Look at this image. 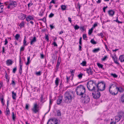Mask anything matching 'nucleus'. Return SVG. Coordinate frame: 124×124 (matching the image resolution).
Segmentation results:
<instances>
[{
    "instance_id": "f257e3e1",
    "label": "nucleus",
    "mask_w": 124,
    "mask_h": 124,
    "mask_svg": "<svg viewBox=\"0 0 124 124\" xmlns=\"http://www.w3.org/2000/svg\"><path fill=\"white\" fill-rule=\"evenodd\" d=\"M73 98V94L72 92H67L65 93L64 100L66 103L68 104L70 103Z\"/></svg>"
},
{
    "instance_id": "f03ea898",
    "label": "nucleus",
    "mask_w": 124,
    "mask_h": 124,
    "mask_svg": "<svg viewBox=\"0 0 124 124\" xmlns=\"http://www.w3.org/2000/svg\"><path fill=\"white\" fill-rule=\"evenodd\" d=\"M77 94L79 96L84 95L85 92V87L82 85L77 86L76 89Z\"/></svg>"
},
{
    "instance_id": "7ed1b4c3",
    "label": "nucleus",
    "mask_w": 124,
    "mask_h": 124,
    "mask_svg": "<svg viewBox=\"0 0 124 124\" xmlns=\"http://www.w3.org/2000/svg\"><path fill=\"white\" fill-rule=\"evenodd\" d=\"M109 90L111 94L115 95L117 93V87L115 84L111 85L109 86Z\"/></svg>"
},
{
    "instance_id": "20e7f679",
    "label": "nucleus",
    "mask_w": 124,
    "mask_h": 124,
    "mask_svg": "<svg viewBox=\"0 0 124 124\" xmlns=\"http://www.w3.org/2000/svg\"><path fill=\"white\" fill-rule=\"evenodd\" d=\"M87 86L89 90L92 91L94 90L96 87L95 83L92 81H90L88 82Z\"/></svg>"
},
{
    "instance_id": "39448f33",
    "label": "nucleus",
    "mask_w": 124,
    "mask_h": 124,
    "mask_svg": "<svg viewBox=\"0 0 124 124\" xmlns=\"http://www.w3.org/2000/svg\"><path fill=\"white\" fill-rule=\"evenodd\" d=\"M81 96V100L83 103L86 104L89 102L90 99L88 96L85 94L84 95H83Z\"/></svg>"
},
{
    "instance_id": "423d86ee",
    "label": "nucleus",
    "mask_w": 124,
    "mask_h": 124,
    "mask_svg": "<svg viewBox=\"0 0 124 124\" xmlns=\"http://www.w3.org/2000/svg\"><path fill=\"white\" fill-rule=\"evenodd\" d=\"M105 85L102 82L98 84L96 89L98 91H103L105 88Z\"/></svg>"
},
{
    "instance_id": "0eeeda50",
    "label": "nucleus",
    "mask_w": 124,
    "mask_h": 124,
    "mask_svg": "<svg viewBox=\"0 0 124 124\" xmlns=\"http://www.w3.org/2000/svg\"><path fill=\"white\" fill-rule=\"evenodd\" d=\"M60 123V121L56 119H51L49 120L47 124H58Z\"/></svg>"
},
{
    "instance_id": "6e6552de",
    "label": "nucleus",
    "mask_w": 124,
    "mask_h": 124,
    "mask_svg": "<svg viewBox=\"0 0 124 124\" xmlns=\"http://www.w3.org/2000/svg\"><path fill=\"white\" fill-rule=\"evenodd\" d=\"M39 104L37 102H36L34 104L32 110L34 113H36L38 112L39 110Z\"/></svg>"
},
{
    "instance_id": "1a4fd4ad",
    "label": "nucleus",
    "mask_w": 124,
    "mask_h": 124,
    "mask_svg": "<svg viewBox=\"0 0 124 124\" xmlns=\"http://www.w3.org/2000/svg\"><path fill=\"white\" fill-rule=\"evenodd\" d=\"M94 92L92 93L93 97L95 99L99 98L100 96V92L97 90H94Z\"/></svg>"
},
{
    "instance_id": "9d476101",
    "label": "nucleus",
    "mask_w": 124,
    "mask_h": 124,
    "mask_svg": "<svg viewBox=\"0 0 124 124\" xmlns=\"http://www.w3.org/2000/svg\"><path fill=\"white\" fill-rule=\"evenodd\" d=\"M17 5L16 2L15 1H11L8 4V8L9 9H12V8L16 7Z\"/></svg>"
},
{
    "instance_id": "9b49d317",
    "label": "nucleus",
    "mask_w": 124,
    "mask_h": 124,
    "mask_svg": "<svg viewBox=\"0 0 124 124\" xmlns=\"http://www.w3.org/2000/svg\"><path fill=\"white\" fill-rule=\"evenodd\" d=\"M121 118V116L119 115H117L115 117V122H118Z\"/></svg>"
},
{
    "instance_id": "f8f14e48",
    "label": "nucleus",
    "mask_w": 124,
    "mask_h": 124,
    "mask_svg": "<svg viewBox=\"0 0 124 124\" xmlns=\"http://www.w3.org/2000/svg\"><path fill=\"white\" fill-rule=\"evenodd\" d=\"M62 97L61 96H59L57 101V104H59L61 102L62 100Z\"/></svg>"
},
{
    "instance_id": "ddd939ff",
    "label": "nucleus",
    "mask_w": 124,
    "mask_h": 124,
    "mask_svg": "<svg viewBox=\"0 0 124 124\" xmlns=\"http://www.w3.org/2000/svg\"><path fill=\"white\" fill-rule=\"evenodd\" d=\"M33 18L31 16H29L27 17L26 18V20L27 21H29L31 20H33Z\"/></svg>"
},
{
    "instance_id": "4468645a",
    "label": "nucleus",
    "mask_w": 124,
    "mask_h": 124,
    "mask_svg": "<svg viewBox=\"0 0 124 124\" xmlns=\"http://www.w3.org/2000/svg\"><path fill=\"white\" fill-rule=\"evenodd\" d=\"M87 72L88 73L91 74H92L93 72L92 69L90 68L87 70Z\"/></svg>"
},
{
    "instance_id": "2eb2a0df",
    "label": "nucleus",
    "mask_w": 124,
    "mask_h": 124,
    "mask_svg": "<svg viewBox=\"0 0 124 124\" xmlns=\"http://www.w3.org/2000/svg\"><path fill=\"white\" fill-rule=\"evenodd\" d=\"M119 60L121 62L124 61V55H122L120 56L119 58Z\"/></svg>"
},
{
    "instance_id": "dca6fc26",
    "label": "nucleus",
    "mask_w": 124,
    "mask_h": 124,
    "mask_svg": "<svg viewBox=\"0 0 124 124\" xmlns=\"http://www.w3.org/2000/svg\"><path fill=\"white\" fill-rule=\"evenodd\" d=\"M108 12L109 15L111 16H112L114 13V12L112 10L109 11Z\"/></svg>"
},
{
    "instance_id": "f3484780",
    "label": "nucleus",
    "mask_w": 124,
    "mask_h": 124,
    "mask_svg": "<svg viewBox=\"0 0 124 124\" xmlns=\"http://www.w3.org/2000/svg\"><path fill=\"white\" fill-rule=\"evenodd\" d=\"M124 90V89L121 87L118 88L117 87V92L118 91L120 92H122Z\"/></svg>"
},
{
    "instance_id": "a211bd4d",
    "label": "nucleus",
    "mask_w": 124,
    "mask_h": 124,
    "mask_svg": "<svg viewBox=\"0 0 124 124\" xmlns=\"http://www.w3.org/2000/svg\"><path fill=\"white\" fill-rule=\"evenodd\" d=\"M7 64L8 65H11L12 63V62L11 60H8L6 61Z\"/></svg>"
},
{
    "instance_id": "6ab92c4d",
    "label": "nucleus",
    "mask_w": 124,
    "mask_h": 124,
    "mask_svg": "<svg viewBox=\"0 0 124 124\" xmlns=\"http://www.w3.org/2000/svg\"><path fill=\"white\" fill-rule=\"evenodd\" d=\"M12 96L13 99H16V93H14V91H13L12 92Z\"/></svg>"
},
{
    "instance_id": "aec40b11",
    "label": "nucleus",
    "mask_w": 124,
    "mask_h": 124,
    "mask_svg": "<svg viewBox=\"0 0 124 124\" xmlns=\"http://www.w3.org/2000/svg\"><path fill=\"white\" fill-rule=\"evenodd\" d=\"M36 38L34 37L33 39L31 40V44L32 45L33 44V43L36 42Z\"/></svg>"
},
{
    "instance_id": "412c9836",
    "label": "nucleus",
    "mask_w": 124,
    "mask_h": 124,
    "mask_svg": "<svg viewBox=\"0 0 124 124\" xmlns=\"http://www.w3.org/2000/svg\"><path fill=\"white\" fill-rule=\"evenodd\" d=\"M61 62V59L60 58H59L57 61V63L56 65V67L58 68L60 64V63Z\"/></svg>"
},
{
    "instance_id": "4be33fe9",
    "label": "nucleus",
    "mask_w": 124,
    "mask_h": 124,
    "mask_svg": "<svg viewBox=\"0 0 124 124\" xmlns=\"http://www.w3.org/2000/svg\"><path fill=\"white\" fill-rule=\"evenodd\" d=\"M100 50V49L99 48L94 49L93 50V51L94 53H96Z\"/></svg>"
},
{
    "instance_id": "5701e85b",
    "label": "nucleus",
    "mask_w": 124,
    "mask_h": 124,
    "mask_svg": "<svg viewBox=\"0 0 124 124\" xmlns=\"http://www.w3.org/2000/svg\"><path fill=\"white\" fill-rule=\"evenodd\" d=\"M10 114V111L9 109L7 108L6 109V115H8Z\"/></svg>"
},
{
    "instance_id": "b1692460",
    "label": "nucleus",
    "mask_w": 124,
    "mask_h": 124,
    "mask_svg": "<svg viewBox=\"0 0 124 124\" xmlns=\"http://www.w3.org/2000/svg\"><path fill=\"white\" fill-rule=\"evenodd\" d=\"M86 62L85 61H84L82 62L80 64L82 65L83 66H86Z\"/></svg>"
},
{
    "instance_id": "393cba45",
    "label": "nucleus",
    "mask_w": 124,
    "mask_h": 124,
    "mask_svg": "<svg viewBox=\"0 0 124 124\" xmlns=\"http://www.w3.org/2000/svg\"><path fill=\"white\" fill-rule=\"evenodd\" d=\"M25 38L26 37L25 36L24 39L23 41V44L24 46H26L28 44L26 43V41L25 40Z\"/></svg>"
},
{
    "instance_id": "a878e982",
    "label": "nucleus",
    "mask_w": 124,
    "mask_h": 124,
    "mask_svg": "<svg viewBox=\"0 0 124 124\" xmlns=\"http://www.w3.org/2000/svg\"><path fill=\"white\" fill-rule=\"evenodd\" d=\"M97 65L99 67V68H101L102 69V68L103 66L101 64L99 63H97Z\"/></svg>"
},
{
    "instance_id": "bb28decb",
    "label": "nucleus",
    "mask_w": 124,
    "mask_h": 124,
    "mask_svg": "<svg viewBox=\"0 0 124 124\" xmlns=\"http://www.w3.org/2000/svg\"><path fill=\"white\" fill-rule=\"evenodd\" d=\"M24 25V23L23 22H22L19 25V26L22 28L23 27Z\"/></svg>"
},
{
    "instance_id": "cd10ccee",
    "label": "nucleus",
    "mask_w": 124,
    "mask_h": 124,
    "mask_svg": "<svg viewBox=\"0 0 124 124\" xmlns=\"http://www.w3.org/2000/svg\"><path fill=\"white\" fill-rule=\"evenodd\" d=\"M20 37V35L19 34H17L15 36V37L16 40H18Z\"/></svg>"
},
{
    "instance_id": "c85d7f7f",
    "label": "nucleus",
    "mask_w": 124,
    "mask_h": 124,
    "mask_svg": "<svg viewBox=\"0 0 124 124\" xmlns=\"http://www.w3.org/2000/svg\"><path fill=\"white\" fill-rule=\"evenodd\" d=\"M59 79L58 78H56V80H55V83L56 85L57 86V85L58 84V83H59Z\"/></svg>"
},
{
    "instance_id": "c756f323",
    "label": "nucleus",
    "mask_w": 124,
    "mask_h": 124,
    "mask_svg": "<svg viewBox=\"0 0 124 124\" xmlns=\"http://www.w3.org/2000/svg\"><path fill=\"white\" fill-rule=\"evenodd\" d=\"M30 57H29L27 58V61L26 63V65H28L30 63Z\"/></svg>"
},
{
    "instance_id": "7c9ffc66",
    "label": "nucleus",
    "mask_w": 124,
    "mask_h": 124,
    "mask_svg": "<svg viewBox=\"0 0 124 124\" xmlns=\"http://www.w3.org/2000/svg\"><path fill=\"white\" fill-rule=\"evenodd\" d=\"M75 30H78L79 28V27L77 25H76L74 26Z\"/></svg>"
},
{
    "instance_id": "2f4dec72",
    "label": "nucleus",
    "mask_w": 124,
    "mask_h": 124,
    "mask_svg": "<svg viewBox=\"0 0 124 124\" xmlns=\"http://www.w3.org/2000/svg\"><path fill=\"white\" fill-rule=\"evenodd\" d=\"M99 36H100L102 37V38L103 39H105V40H106L107 39L106 38H105V37L104 36H103V34L102 33H101L100 35H99Z\"/></svg>"
},
{
    "instance_id": "473e14b6",
    "label": "nucleus",
    "mask_w": 124,
    "mask_h": 124,
    "mask_svg": "<svg viewBox=\"0 0 124 124\" xmlns=\"http://www.w3.org/2000/svg\"><path fill=\"white\" fill-rule=\"evenodd\" d=\"M41 73L40 71H39V72H36L35 73V74L37 76H39L41 74Z\"/></svg>"
},
{
    "instance_id": "72a5a7b5",
    "label": "nucleus",
    "mask_w": 124,
    "mask_h": 124,
    "mask_svg": "<svg viewBox=\"0 0 124 124\" xmlns=\"http://www.w3.org/2000/svg\"><path fill=\"white\" fill-rule=\"evenodd\" d=\"M121 101L122 102L124 103V94L121 97Z\"/></svg>"
},
{
    "instance_id": "f704fd0d",
    "label": "nucleus",
    "mask_w": 124,
    "mask_h": 124,
    "mask_svg": "<svg viewBox=\"0 0 124 124\" xmlns=\"http://www.w3.org/2000/svg\"><path fill=\"white\" fill-rule=\"evenodd\" d=\"M66 7L65 6L62 5L61 6V8L63 10H64L65 9Z\"/></svg>"
},
{
    "instance_id": "c9c22d12",
    "label": "nucleus",
    "mask_w": 124,
    "mask_h": 124,
    "mask_svg": "<svg viewBox=\"0 0 124 124\" xmlns=\"http://www.w3.org/2000/svg\"><path fill=\"white\" fill-rule=\"evenodd\" d=\"M61 113L60 111L59 110H58L57 111V115L58 116H60L61 115Z\"/></svg>"
},
{
    "instance_id": "e433bc0d",
    "label": "nucleus",
    "mask_w": 124,
    "mask_h": 124,
    "mask_svg": "<svg viewBox=\"0 0 124 124\" xmlns=\"http://www.w3.org/2000/svg\"><path fill=\"white\" fill-rule=\"evenodd\" d=\"M22 66H20V69H19V72L21 74V73L22 70Z\"/></svg>"
},
{
    "instance_id": "4c0bfd02",
    "label": "nucleus",
    "mask_w": 124,
    "mask_h": 124,
    "mask_svg": "<svg viewBox=\"0 0 124 124\" xmlns=\"http://www.w3.org/2000/svg\"><path fill=\"white\" fill-rule=\"evenodd\" d=\"M16 117V116L14 114V112L12 113V118L13 120H15Z\"/></svg>"
},
{
    "instance_id": "58836bf2",
    "label": "nucleus",
    "mask_w": 124,
    "mask_h": 124,
    "mask_svg": "<svg viewBox=\"0 0 124 124\" xmlns=\"http://www.w3.org/2000/svg\"><path fill=\"white\" fill-rule=\"evenodd\" d=\"M3 7L2 6L0 7V13H1L3 12L2 10L3 9Z\"/></svg>"
},
{
    "instance_id": "ea45409f",
    "label": "nucleus",
    "mask_w": 124,
    "mask_h": 124,
    "mask_svg": "<svg viewBox=\"0 0 124 124\" xmlns=\"http://www.w3.org/2000/svg\"><path fill=\"white\" fill-rule=\"evenodd\" d=\"M93 29L92 28L91 30H89V35H91L92 32L93 31Z\"/></svg>"
},
{
    "instance_id": "a19ab883",
    "label": "nucleus",
    "mask_w": 124,
    "mask_h": 124,
    "mask_svg": "<svg viewBox=\"0 0 124 124\" xmlns=\"http://www.w3.org/2000/svg\"><path fill=\"white\" fill-rule=\"evenodd\" d=\"M91 42L93 44H95L96 43V42L93 39H92L91 41Z\"/></svg>"
},
{
    "instance_id": "79ce46f5",
    "label": "nucleus",
    "mask_w": 124,
    "mask_h": 124,
    "mask_svg": "<svg viewBox=\"0 0 124 124\" xmlns=\"http://www.w3.org/2000/svg\"><path fill=\"white\" fill-rule=\"evenodd\" d=\"M83 74L81 73L78 75V77L80 78H81L82 77V76Z\"/></svg>"
},
{
    "instance_id": "37998d69",
    "label": "nucleus",
    "mask_w": 124,
    "mask_h": 124,
    "mask_svg": "<svg viewBox=\"0 0 124 124\" xmlns=\"http://www.w3.org/2000/svg\"><path fill=\"white\" fill-rule=\"evenodd\" d=\"M111 75L114 78H116L117 76L115 74H112Z\"/></svg>"
},
{
    "instance_id": "c03bdc74",
    "label": "nucleus",
    "mask_w": 124,
    "mask_h": 124,
    "mask_svg": "<svg viewBox=\"0 0 124 124\" xmlns=\"http://www.w3.org/2000/svg\"><path fill=\"white\" fill-rule=\"evenodd\" d=\"M114 61L116 64H118V63L117 62L116 59V58H113Z\"/></svg>"
},
{
    "instance_id": "a18cd8bd",
    "label": "nucleus",
    "mask_w": 124,
    "mask_h": 124,
    "mask_svg": "<svg viewBox=\"0 0 124 124\" xmlns=\"http://www.w3.org/2000/svg\"><path fill=\"white\" fill-rule=\"evenodd\" d=\"M0 100L1 102L3 104V105L4 104V102L3 101V98H2L0 99Z\"/></svg>"
},
{
    "instance_id": "49530a36",
    "label": "nucleus",
    "mask_w": 124,
    "mask_h": 124,
    "mask_svg": "<svg viewBox=\"0 0 124 124\" xmlns=\"http://www.w3.org/2000/svg\"><path fill=\"white\" fill-rule=\"evenodd\" d=\"M83 37L84 39H85L86 38V35L84 34L83 35Z\"/></svg>"
},
{
    "instance_id": "de8ad7c7",
    "label": "nucleus",
    "mask_w": 124,
    "mask_h": 124,
    "mask_svg": "<svg viewBox=\"0 0 124 124\" xmlns=\"http://www.w3.org/2000/svg\"><path fill=\"white\" fill-rule=\"evenodd\" d=\"M53 44L54 45V46H57V44L56 43L55 41L54 42Z\"/></svg>"
},
{
    "instance_id": "09e8293b",
    "label": "nucleus",
    "mask_w": 124,
    "mask_h": 124,
    "mask_svg": "<svg viewBox=\"0 0 124 124\" xmlns=\"http://www.w3.org/2000/svg\"><path fill=\"white\" fill-rule=\"evenodd\" d=\"M24 46L21 47L20 49V51H23L24 50Z\"/></svg>"
},
{
    "instance_id": "8fccbe9b",
    "label": "nucleus",
    "mask_w": 124,
    "mask_h": 124,
    "mask_svg": "<svg viewBox=\"0 0 124 124\" xmlns=\"http://www.w3.org/2000/svg\"><path fill=\"white\" fill-rule=\"evenodd\" d=\"M44 12V11L42 10L40 12L39 15L40 16H42L43 15V14Z\"/></svg>"
},
{
    "instance_id": "3c124183",
    "label": "nucleus",
    "mask_w": 124,
    "mask_h": 124,
    "mask_svg": "<svg viewBox=\"0 0 124 124\" xmlns=\"http://www.w3.org/2000/svg\"><path fill=\"white\" fill-rule=\"evenodd\" d=\"M54 16V14L52 13H51L49 16V17H51Z\"/></svg>"
},
{
    "instance_id": "603ef678",
    "label": "nucleus",
    "mask_w": 124,
    "mask_h": 124,
    "mask_svg": "<svg viewBox=\"0 0 124 124\" xmlns=\"http://www.w3.org/2000/svg\"><path fill=\"white\" fill-rule=\"evenodd\" d=\"M29 107V105L28 104H26L25 106V108L27 109H28Z\"/></svg>"
},
{
    "instance_id": "864d4df0",
    "label": "nucleus",
    "mask_w": 124,
    "mask_h": 124,
    "mask_svg": "<svg viewBox=\"0 0 124 124\" xmlns=\"http://www.w3.org/2000/svg\"><path fill=\"white\" fill-rule=\"evenodd\" d=\"M20 66H22V62L21 61V60L20 59Z\"/></svg>"
},
{
    "instance_id": "5fc2aeb1",
    "label": "nucleus",
    "mask_w": 124,
    "mask_h": 124,
    "mask_svg": "<svg viewBox=\"0 0 124 124\" xmlns=\"http://www.w3.org/2000/svg\"><path fill=\"white\" fill-rule=\"evenodd\" d=\"M11 84L13 85H15V83L14 81L13 80H12V83Z\"/></svg>"
},
{
    "instance_id": "6e6d98bb",
    "label": "nucleus",
    "mask_w": 124,
    "mask_h": 124,
    "mask_svg": "<svg viewBox=\"0 0 124 124\" xmlns=\"http://www.w3.org/2000/svg\"><path fill=\"white\" fill-rule=\"evenodd\" d=\"M5 43L4 44H5V45H6L8 43V41L7 40V39H5Z\"/></svg>"
},
{
    "instance_id": "4d7b16f0",
    "label": "nucleus",
    "mask_w": 124,
    "mask_h": 124,
    "mask_svg": "<svg viewBox=\"0 0 124 124\" xmlns=\"http://www.w3.org/2000/svg\"><path fill=\"white\" fill-rule=\"evenodd\" d=\"M40 56H41V58H44V55L43 54H40Z\"/></svg>"
},
{
    "instance_id": "13d9d810",
    "label": "nucleus",
    "mask_w": 124,
    "mask_h": 124,
    "mask_svg": "<svg viewBox=\"0 0 124 124\" xmlns=\"http://www.w3.org/2000/svg\"><path fill=\"white\" fill-rule=\"evenodd\" d=\"M68 19L69 21L70 22V23H71V18H70L69 17L68 18Z\"/></svg>"
},
{
    "instance_id": "bf43d9fd",
    "label": "nucleus",
    "mask_w": 124,
    "mask_h": 124,
    "mask_svg": "<svg viewBox=\"0 0 124 124\" xmlns=\"http://www.w3.org/2000/svg\"><path fill=\"white\" fill-rule=\"evenodd\" d=\"M107 8V7H104L103 8V10L104 12H105V9L106 8Z\"/></svg>"
},
{
    "instance_id": "052dcab7",
    "label": "nucleus",
    "mask_w": 124,
    "mask_h": 124,
    "mask_svg": "<svg viewBox=\"0 0 124 124\" xmlns=\"http://www.w3.org/2000/svg\"><path fill=\"white\" fill-rule=\"evenodd\" d=\"M46 39H47V41L48 40V37L47 35L46 36Z\"/></svg>"
},
{
    "instance_id": "680f3d73",
    "label": "nucleus",
    "mask_w": 124,
    "mask_h": 124,
    "mask_svg": "<svg viewBox=\"0 0 124 124\" xmlns=\"http://www.w3.org/2000/svg\"><path fill=\"white\" fill-rule=\"evenodd\" d=\"M16 68H15L13 69V72L14 73H15V72L16 71Z\"/></svg>"
},
{
    "instance_id": "e2e57ef3",
    "label": "nucleus",
    "mask_w": 124,
    "mask_h": 124,
    "mask_svg": "<svg viewBox=\"0 0 124 124\" xmlns=\"http://www.w3.org/2000/svg\"><path fill=\"white\" fill-rule=\"evenodd\" d=\"M81 7V6L79 4H78L77 7V8H78L79 9H80V8Z\"/></svg>"
},
{
    "instance_id": "0e129e2a",
    "label": "nucleus",
    "mask_w": 124,
    "mask_h": 124,
    "mask_svg": "<svg viewBox=\"0 0 124 124\" xmlns=\"http://www.w3.org/2000/svg\"><path fill=\"white\" fill-rule=\"evenodd\" d=\"M101 0H98V1H97V3H99L101 2Z\"/></svg>"
},
{
    "instance_id": "69168bd1",
    "label": "nucleus",
    "mask_w": 124,
    "mask_h": 124,
    "mask_svg": "<svg viewBox=\"0 0 124 124\" xmlns=\"http://www.w3.org/2000/svg\"><path fill=\"white\" fill-rule=\"evenodd\" d=\"M32 5V3H29L28 4V7H29L31 6Z\"/></svg>"
},
{
    "instance_id": "338daca9",
    "label": "nucleus",
    "mask_w": 124,
    "mask_h": 124,
    "mask_svg": "<svg viewBox=\"0 0 124 124\" xmlns=\"http://www.w3.org/2000/svg\"><path fill=\"white\" fill-rule=\"evenodd\" d=\"M97 26V24L96 23L94 24L93 25V27H95Z\"/></svg>"
},
{
    "instance_id": "774afa93",
    "label": "nucleus",
    "mask_w": 124,
    "mask_h": 124,
    "mask_svg": "<svg viewBox=\"0 0 124 124\" xmlns=\"http://www.w3.org/2000/svg\"><path fill=\"white\" fill-rule=\"evenodd\" d=\"M116 122H112L110 124H116Z\"/></svg>"
}]
</instances>
